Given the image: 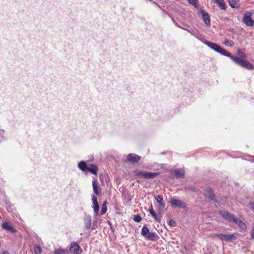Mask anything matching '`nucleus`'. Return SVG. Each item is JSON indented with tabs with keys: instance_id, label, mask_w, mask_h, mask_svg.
<instances>
[{
	"instance_id": "obj_2",
	"label": "nucleus",
	"mask_w": 254,
	"mask_h": 254,
	"mask_svg": "<svg viewBox=\"0 0 254 254\" xmlns=\"http://www.w3.org/2000/svg\"><path fill=\"white\" fill-rule=\"evenodd\" d=\"M135 175L141 177L146 179H152L159 175V172H146L145 171H136L134 172Z\"/></svg>"
},
{
	"instance_id": "obj_5",
	"label": "nucleus",
	"mask_w": 254,
	"mask_h": 254,
	"mask_svg": "<svg viewBox=\"0 0 254 254\" xmlns=\"http://www.w3.org/2000/svg\"><path fill=\"white\" fill-rule=\"evenodd\" d=\"M252 13L251 12H247L244 15L243 21L248 26H252L254 24V20H252Z\"/></svg>"
},
{
	"instance_id": "obj_28",
	"label": "nucleus",
	"mask_w": 254,
	"mask_h": 254,
	"mask_svg": "<svg viewBox=\"0 0 254 254\" xmlns=\"http://www.w3.org/2000/svg\"><path fill=\"white\" fill-rule=\"evenodd\" d=\"M107 210L106 202L105 201L102 206L101 214H104L107 212Z\"/></svg>"
},
{
	"instance_id": "obj_29",
	"label": "nucleus",
	"mask_w": 254,
	"mask_h": 254,
	"mask_svg": "<svg viewBox=\"0 0 254 254\" xmlns=\"http://www.w3.org/2000/svg\"><path fill=\"white\" fill-rule=\"evenodd\" d=\"M189 2L191 5L194 6L195 7H197L198 4V2L197 0H187Z\"/></svg>"
},
{
	"instance_id": "obj_10",
	"label": "nucleus",
	"mask_w": 254,
	"mask_h": 254,
	"mask_svg": "<svg viewBox=\"0 0 254 254\" xmlns=\"http://www.w3.org/2000/svg\"><path fill=\"white\" fill-rule=\"evenodd\" d=\"M221 215L225 219L228 220L229 221H233V219L235 218V216L233 214L229 213L227 211H222L220 212Z\"/></svg>"
},
{
	"instance_id": "obj_37",
	"label": "nucleus",
	"mask_w": 254,
	"mask_h": 254,
	"mask_svg": "<svg viewBox=\"0 0 254 254\" xmlns=\"http://www.w3.org/2000/svg\"><path fill=\"white\" fill-rule=\"evenodd\" d=\"M2 254H9V253L7 251H5L2 253Z\"/></svg>"
},
{
	"instance_id": "obj_30",
	"label": "nucleus",
	"mask_w": 254,
	"mask_h": 254,
	"mask_svg": "<svg viewBox=\"0 0 254 254\" xmlns=\"http://www.w3.org/2000/svg\"><path fill=\"white\" fill-rule=\"evenodd\" d=\"M141 217L138 215H134L133 217V220L136 222H139L141 221Z\"/></svg>"
},
{
	"instance_id": "obj_9",
	"label": "nucleus",
	"mask_w": 254,
	"mask_h": 254,
	"mask_svg": "<svg viewBox=\"0 0 254 254\" xmlns=\"http://www.w3.org/2000/svg\"><path fill=\"white\" fill-rule=\"evenodd\" d=\"M233 222H235L242 230L245 231L246 230L247 226L245 223L241 219L237 218L236 216L233 219Z\"/></svg>"
},
{
	"instance_id": "obj_21",
	"label": "nucleus",
	"mask_w": 254,
	"mask_h": 254,
	"mask_svg": "<svg viewBox=\"0 0 254 254\" xmlns=\"http://www.w3.org/2000/svg\"><path fill=\"white\" fill-rule=\"evenodd\" d=\"M230 5L233 8L239 7V0H228Z\"/></svg>"
},
{
	"instance_id": "obj_36",
	"label": "nucleus",
	"mask_w": 254,
	"mask_h": 254,
	"mask_svg": "<svg viewBox=\"0 0 254 254\" xmlns=\"http://www.w3.org/2000/svg\"><path fill=\"white\" fill-rule=\"evenodd\" d=\"M237 52H238V54L239 55H241V54H243V53L241 52V50H238V51H237Z\"/></svg>"
},
{
	"instance_id": "obj_33",
	"label": "nucleus",
	"mask_w": 254,
	"mask_h": 254,
	"mask_svg": "<svg viewBox=\"0 0 254 254\" xmlns=\"http://www.w3.org/2000/svg\"><path fill=\"white\" fill-rule=\"evenodd\" d=\"M175 224V221L174 220H171L169 222V224L170 226H173Z\"/></svg>"
},
{
	"instance_id": "obj_38",
	"label": "nucleus",
	"mask_w": 254,
	"mask_h": 254,
	"mask_svg": "<svg viewBox=\"0 0 254 254\" xmlns=\"http://www.w3.org/2000/svg\"><path fill=\"white\" fill-rule=\"evenodd\" d=\"M3 130H0V134L1 133V132H3Z\"/></svg>"
},
{
	"instance_id": "obj_15",
	"label": "nucleus",
	"mask_w": 254,
	"mask_h": 254,
	"mask_svg": "<svg viewBox=\"0 0 254 254\" xmlns=\"http://www.w3.org/2000/svg\"><path fill=\"white\" fill-rule=\"evenodd\" d=\"M84 220L85 228L86 229H89L90 227H91V221H92L91 216L89 215H87V216H85L84 219Z\"/></svg>"
},
{
	"instance_id": "obj_11",
	"label": "nucleus",
	"mask_w": 254,
	"mask_h": 254,
	"mask_svg": "<svg viewBox=\"0 0 254 254\" xmlns=\"http://www.w3.org/2000/svg\"><path fill=\"white\" fill-rule=\"evenodd\" d=\"M92 200L93 202V208L94 209V212L97 214L98 213L99 211V205L98 204V202L97 201V198L94 195H92Z\"/></svg>"
},
{
	"instance_id": "obj_6",
	"label": "nucleus",
	"mask_w": 254,
	"mask_h": 254,
	"mask_svg": "<svg viewBox=\"0 0 254 254\" xmlns=\"http://www.w3.org/2000/svg\"><path fill=\"white\" fill-rule=\"evenodd\" d=\"M69 251L74 254H80L82 251L80 246L76 243L73 242L71 244Z\"/></svg>"
},
{
	"instance_id": "obj_22",
	"label": "nucleus",
	"mask_w": 254,
	"mask_h": 254,
	"mask_svg": "<svg viewBox=\"0 0 254 254\" xmlns=\"http://www.w3.org/2000/svg\"><path fill=\"white\" fill-rule=\"evenodd\" d=\"M68 253L66 249L59 248L54 251V254H66Z\"/></svg>"
},
{
	"instance_id": "obj_8",
	"label": "nucleus",
	"mask_w": 254,
	"mask_h": 254,
	"mask_svg": "<svg viewBox=\"0 0 254 254\" xmlns=\"http://www.w3.org/2000/svg\"><path fill=\"white\" fill-rule=\"evenodd\" d=\"M141 159V157L132 153L128 154L127 156V160L128 162H131L132 163H135L138 162Z\"/></svg>"
},
{
	"instance_id": "obj_12",
	"label": "nucleus",
	"mask_w": 254,
	"mask_h": 254,
	"mask_svg": "<svg viewBox=\"0 0 254 254\" xmlns=\"http://www.w3.org/2000/svg\"><path fill=\"white\" fill-rule=\"evenodd\" d=\"M145 238L150 241H156L158 238V236L155 232H148V233L146 235Z\"/></svg>"
},
{
	"instance_id": "obj_7",
	"label": "nucleus",
	"mask_w": 254,
	"mask_h": 254,
	"mask_svg": "<svg viewBox=\"0 0 254 254\" xmlns=\"http://www.w3.org/2000/svg\"><path fill=\"white\" fill-rule=\"evenodd\" d=\"M154 197L156 201L158 203V210L160 212L165 207V204L163 202V197L161 195L154 196Z\"/></svg>"
},
{
	"instance_id": "obj_17",
	"label": "nucleus",
	"mask_w": 254,
	"mask_h": 254,
	"mask_svg": "<svg viewBox=\"0 0 254 254\" xmlns=\"http://www.w3.org/2000/svg\"><path fill=\"white\" fill-rule=\"evenodd\" d=\"M86 170L89 171L92 174L97 175L98 169L97 167L94 165H90L87 166Z\"/></svg>"
},
{
	"instance_id": "obj_20",
	"label": "nucleus",
	"mask_w": 254,
	"mask_h": 254,
	"mask_svg": "<svg viewBox=\"0 0 254 254\" xmlns=\"http://www.w3.org/2000/svg\"><path fill=\"white\" fill-rule=\"evenodd\" d=\"M214 3L217 4L221 9H225L227 6L223 0H213Z\"/></svg>"
},
{
	"instance_id": "obj_26",
	"label": "nucleus",
	"mask_w": 254,
	"mask_h": 254,
	"mask_svg": "<svg viewBox=\"0 0 254 254\" xmlns=\"http://www.w3.org/2000/svg\"><path fill=\"white\" fill-rule=\"evenodd\" d=\"M149 232V229L148 228L144 226L143 227L141 230V234L143 237H145L146 235Z\"/></svg>"
},
{
	"instance_id": "obj_4",
	"label": "nucleus",
	"mask_w": 254,
	"mask_h": 254,
	"mask_svg": "<svg viewBox=\"0 0 254 254\" xmlns=\"http://www.w3.org/2000/svg\"><path fill=\"white\" fill-rule=\"evenodd\" d=\"M169 202L173 207H179L180 208H185L187 207L186 204L180 199L171 198L170 199Z\"/></svg>"
},
{
	"instance_id": "obj_14",
	"label": "nucleus",
	"mask_w": 254,
	"mask_h": 254,
	"mask_svg": "<svg viewBox=\"0 0 254 254\" xmlns=\"http://www.w3.org/2000/svg\"><path fill=\"white\" fill-rule=\"evenodd\" d=\"M1 226L4 230L9 231L11 233H14L16 231L15 229L9 223L4 222L2 224Z\"/></svg>"
},
{
	"instance_id": "obj_35",
	"label": "nucleus",
	"mask_w": 254,
	"mask_h": 254,
	"mask_svg": "<svg viewBox=\"0 0 254 254\" xmlns=\"http://www.w3.org/2000/svg\"><path fill=\"white\" fill-rule=\"evenodd\" d=\"M241 56L242 57V58H247V56L245 54H242Z\"/></svg>"
},
{
	"instance_id": "obj_3",
	"label": "nucleus",
	"mask_w": 254,
	"mask_h": 254,
	"mask_svg": "<svg viewBox=\"0 0 254 254\" xmlns=\"http://www.w3.org/2000/svg\"><path fill=\"white\" fill-rule=\"evenodd\" d=\"M215 237L219 238L221 240L229 242L233 240H236L237 237L234 234H225L222 233L216 234Z\"/></svg>"
},
{
	"instance_id": "obj_13",
	"label": "nucleus",
	"mask_w": 254,
	"mask_h": 254,
	"mask_svg": "<svg viewBox=\"0 0 254 254\" xmlns=\"http://www.w3.org/2000/svg\"><path fill=\"white\" fill-rule=\"evenodd\" d=\"M148 211H149L150 215H151V216L152 217H153L154 218V219L157 222H160V221L161 220L160 217H159L156 214V213L155 212V211H154V210L153 209V206H152V204L149 206V209H148Z\"/></svg>"
},
{
	"instance_id": "obj_1",
	"label": "nucleus",
	"mask_w": 254,
	"mask_h": 254,
	"mask_svg": "<svg viewBox=\"0 0 254 254\" xmlns=\"http://www.w3.org/2000/svg\"><path fill=\"white\" fill-rule=\"evenodd\" d=\"M203 42L204 44L214 51L222 55L229 57L235 63L239 64L241 66L249 70L253 69L254 68V65L250 63L248 61L231 56L229 53L226 52L219 45L214 43H211L206 40L204 41Z\"/></svg>"
},
{
	"instance_id": "obj_34",
	"label": "nucleus",
	"mask_w": 254,
	"mask_h": 254,
	"mask_svg": "<svg viewBox=\"0 0 254 254\" xmlns=\"http://www.w3.org/2000/svg\"><path fill=\"white\" fill-rule=\"evenodd\" d=\"M249 205L250 206V207L253 209H254V203L253 202H250L249 203Z\"/></svg>"
},
{
	"instance_id": "obj_24",
	"label": "nucleus",
	"mask_w": 254,
	"mask_h": 254,
	"mask_svg": "<svg viewBox=\"0 0 254 254\" xmlns=\"http://www.w3.org/2000/svg\"><path fill=\"white\" fill-rule=\"evenodd\" d=\"M206 195L210 198L212 200H214V198H215V196L214 195V194L213 193L211 190L209 188H208L206 190Z\"/></svg>"
},
{
	"instance_id": "obj_31",
	"label": "nucleus",
	"mask_w": 254,
	"mask_h": 254,
	"mask_svg": "<svg viewBox=\"0 0 254 254\" xmlns=\"http://www.w3.org/2000/svg\"><path fill=\"white\" fill-rule=\"evenodd\" d=\"M224 43L225 45L228 46L232 47L233 46L231 42L228 40H225Z\"/></svg>"
},
{
	"instance_id": "obj_25",
	"label": "nucleus",
	"mask_w": 254,
	"mask_h": 254,
	"mask_svg": "<svg viewBox=\"0 0 254 254\" xmlns=\"http://www.w3.org/2000/svg\"><path fill=\"white\" fill-rule=\"evenodd\" d=\"M206 195L210 198L212 200H214V198H215V196L214 195V194L213 193L211 190L209 188H208L206 190Z\"/></svg>"
},
{
	"instance_id": "obj_19",
	"label": "nucleus",
	"mask_w": 254,
	"mask_h": 254,
	"mask_svg": "<svg viewBox=\"0 0 254 254\" xmlns=\"http://www.w3.org/2000/svg\"><path fill=\"white\" fill-rule=\"evenodd\" d=\"M92 186L93 191L95 194L98 195L99 193V189L98 187V183L96 179H94L92 181Z\"/></svg>"
},
{
	"instance_id": "obj_16",
	"label": "nucleus",
	"mask_w": 254,
	"mask_h": 254,
	"mask_svg": "<svg viewBox=\"0 0 254 254\" xmlns=\"http://www.w3.org/2000/svg\"><path fill=\"white\" fill-rule=\"evenodd\" d=\"M201 12L202 16L204 22H205V23L206 25H210V19H209V16L208 13L203 10H202L201 11Z\"/></svg>"
},
{
	"instance_id": "obj_27",
	"label": "nucleus",
	"mask_w": 254,
	"mask_h": 254,
	"mask_svg": "<svg viewBox=\"0 0 254 254\" xmlns=\"http://www.w3.org/2000/svg\"><path fill=\"white\" fill-rule=\"evenodd\" d=\"M34 251L35 254H41L42 253V249L40 247L35 245L34 247Z\"/></svg>"
},
{
	"instance_id": "obj_18",
	"label": "nucleus",
	"mask_w": 254,
	"mask_h": 254,
	"mask_svg": "<svg viewBox=\"0 0 254 254\" xmlns=\"http://www.w3.org/2000/svg\"><path fill=\"white\" fill-rule=\"evenodd\" d=\"M173 172L177 178L183 177L185 173L184 169L183 168L176 169L173 171Z\"/></svg>"
},
{
	"instance_id": "obj_23",
	"label": "nucleus",
	"mask_w": 254,
	"mask_h": 254,
	"mask_svg": "<svg viewBox=\"0 0 254 254\" xmlns=\"http://www.w3.org/2000/svg\"><path fill=\"white\" fill-rule=\"evenodd\" d=\"M78 168L83 171H85L87 169V166L84 161H81L78 165Z\"/></svg>"
},
{
	"instance_id": "obj_32",
	"label": "nucleus",
	"mask_w": 254,
	"mask_h": 254,
	"mask_svg": "<svg viewBox=\"0 0 254 254\" xmlns=\"http://www.w3.org/2000/svg\"><path fill=\"white\" fill-rule=\"evenodd\" d=\"M251 237L252 239H254V226H253L251 231Z\"/></svg>"
}]
</instances>
